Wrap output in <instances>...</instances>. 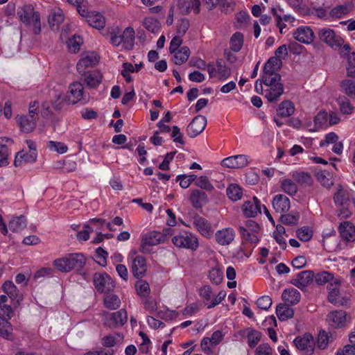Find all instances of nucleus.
I'll return each instance as SVG.
<instances>
[{"mask_svg":"<svg viewBox=\"0 0 355 355\" xmlns=\"http://www.w3.org/2000/svg\"><path fill=\"white\" fill-rule=\"evenodd\" d=\"M86 259L82 253H72L57 259L53 261L56 268L62 272H69L72 270H80L85 265Z\"/></svg>","mask_w":355,"mask_h":355,"instance_id":"nucleus-1","label":"nucleus"},{"mask_svg":"<svg viewBox=\"0 0 355 355\" xmlns=\"http://www.w3.org/2000/svg\"><path fill=\"white\" fill-rule=\"evenodd\" d=\"M281 81L280 75L273 77L263 78V83L268 88L265 90V96L269 102H276L284 93V86Z\"/></svg>","mask_w":355,"mask_h":355,"instance_id":"nucleus-2","label":"nucleus"},{"mask_svg":"<svg viewBox=\"0 0 355 355\" xmlns=\"http://www.w3.org/2000/svg\"><path fill=\"white\" fill-rule=\"evenodd\" d=\"M171 232L172 230L171 228H168L164 230V233L157 231H152L146 234L141 240L140 246L141 252L143 253L148 252V247L156 245L164 242L166 235L173 234Z\"/></svg>","mask_w":355,"mask_h":355,"instance_id":"nucleus-3","label":"nucleus"},{"mask_svg":"<svg viewBox=\"0 0 355 355\" xmlns=\"http://www.w3.org/2000/svg\"><path fill=\"white\" fill-rule=\"evenodd\" d=\"M327 322L334 329L344 328L352 320V317L343 310H335L327 315Z\"/></svg>","mask_w":355,"mask_h":355,"instance_id":"nucleus-4","label":"nucleus"},{"mask_svg":"<svg viewBox=\"0 0 355 355\" xmlns=\"http://www.w3.org/2000/svg\"><path fill=\"white\" fill-rule=\"evenodd\" d=\"M94 285L98 293L107 294L113 291L115 283L105 272H96L93 277Z\"/></svg>","mask_w":355,"mask_h":355,"instance_id":"nucleus-5","label":"nucleus"},{"mask_svg":"<svg viewBox=\"0 0 355 355\" xmlns=\"http://www.w3.org/2000/svg\"><path fill=\"white\" fill-rule=\"evenodd\" d=\"M172 243L178 248H187L196 250L198 247L197 238L193 234L184 232L175 235L172 238Z\"/></svg>","mask_w":355,"mask_h":355,"instance_id":"nucleus-6","label":"nucleus"},{"mask_svg":"<svg viewBox=\"0 0 355 355\" xmlns=\"http://www.w3.org/2000/svg\"><path fill=\"white\" fill-rule=\"evenodd\" d=\"M318 35L320 41L326 43L331 48L337 49L343 44V39L331 28H321L318 31Z\"/></svg>","mask_w":355,"mask_h":355,"instance_id":"nucleus-7","label":"nucleus"},{"mask_svg":"<svg viewBox=\"0 0 355 355\" xmlns=\"http://www.w3.org/2000/svg\"><path fill=\"white\" fill-rule=\"evenodd\" d=\"M104 324L109 327L123 326L128 320V314L125 309H121L114 313H106L104 315Z\"/></svg>","mask_w":355,"mask_h":355,"instance_id":"nucleus-8","label":"nucleus"},{"mask_svg":"<svg viewBox=\"0 0 355 355\" xmlns=\"http://www.w3.org/2000/svg\"><path fill=\"white\" fill-rule=\"evenodd\" d=\"M293 342L296 347L302 351L304 355H312L313 354L315 341L311 334H306L302 337H297Z\"/></svg>","mask_w":355,"mask_h":355,"instance_id":"nucleus-9","label":"nucleus"},{"mask_svg":"<svg viewBox=\"0 0 355 355\" xmlns=\"http://www.w3.org/2000/svg\"><path fill=\"white\" fill-rule=\"evenodd\" d=\"M69 93L70 94L69 101L72 104L83 101V103L87 102L88 98L84 92V87L80 82H73L69 87Z\"/></svg>","mask_w":355,"mask_h":355,"instance_id":"nucleus-10","label":"nucleus"},{"mask_svg":"<svg viewBox=\"0 0 355 355\" xmlns=\"http://www.w3.org/2000/svg\"><path fill=\"white\" fill-rule=\"evenodd\" d=\"M206 125V117L202 115H198L188 125L187 133L191 138L196 137L205 130Z\"/></svg>","mask_w":355,"mask_h":355,"instance_id":"nucleus-11","label":"nucleus"},{"mask_svg":"<svg viewBox=\"0 0 355 355\" xmlns=\"http://www.w3.org/2000/svg\"><path fill=\"white\" fill-rule=\"evenodd\" d=\"M313 280V272L312 270H304L297 273L296 276L291 280V283L298 288L303 290L310 285Z\"/></svg>","mask_w":355,"mask_h":355,"instance_id":"nucleus-12","label":"nucleus"},{"mask_svg":"<svg viewBox=\"0 0 355 355\" xmlns=\"http://www.w3.org/2000/svg\"><path fill=\"white\" fill-rule=\"evenodd\" d=\"M249 164L248 156L245 155H237L225 158L222 161L223 166L231 168H239L245 167Z\"/></svg>","mask_w":355,"mask_h":355,"instance_id":"nucleus-13","label":"nucleus"},{"mask_svg":"<svg viewBox=\"0 0 355 355\" xmlns=\"http://www.w3.org/2000/svg\"><path fill=\"white\" fill-rule=\"evenodd\" d=\"M261 206L260 200L257 197H253L252 200L243 203L242 210L245 216L253 218L261 213Z\"/></svg>","mask_w":355,"mask_h":355,"instance_id":"nucleus-14","label":"nucleus"},{"mask_svg":"<svg viewBox=\"0 0 355 355\" xmlns=\"http://www.w3.org/2000/svg\"><path fill=\"white\" fill-rule=\"evenodd\" d=\"M294 38L303 44H311L315 37L314 33L309 26L298 27L293 33Z\"/></svg>","mask_w":355,"mask_h":355,"instance_id":"nucleus-15","label":"nucleus"},{"mask_svg":"<svg viewBox=\"0 0 355 355\" xmlns=\"http://www.w3.org/2000/svg\"><path fill=\"white\" fill-rule=\"evenodd\" d=\"M328 300L331 304L337 306L349 307L350 299L345 295H343L338 288H332L329 291L328 294Z\"/></svg>","mask_w":355,"mask_h":355,"instance_id":"nucleus-16","label":"nucleus"},{"mask_svg":"<svg viewBox=\"0 0 355 355\" xmlns=\"http://www.w3.org/2000/svg\"><path fill=\"white\" fill-rule=\"evenodd\" d=\"M64 19L63 11L60 8H54L51 10L48 17V23L52 31H58Z\"/></svg>","mask_w":355,"mask_h":355,"instance_id":"nucleus-17","label":"nucleus"},{"mask_svg":"<svg viewBox=\"0 0 355 355\" xmlns=\"http://www.w3.org/2000/svg\"><path fill=\"white\" fill-rule=\"evenodd\" d=\"M147 271L146 259L140 255L132 258V272L137 277H142Z\"/></svg>","mask_w":355,"mask_h":355,"instance_id":"nucleus-18","label":"nucleus"},{"mask_svg":"<svg viewBox=\"0 0 355 355\" xmlns=\"http://www.w3.org/2000/svg\"><path fill=\"white\" fill-rule=\"evenodd\" d=\"M98 62V59L96 54L91 53L83 57L77 63L76 68L78 72L83 76L86 73L87 68L93 67Z\"/></svg>","mask_w":355,"mask_h":355,"instance_id":"nucleus-19","label":"nucleus"},{"mask_svg":"<svg viewBox=\"0 0 355 355\" xmlns=\"http://www.w3.org/2000/svg\"><path fill=\"white\" fill-rule=\"evenodd\" d=\"M37 116L33 114H27L17 117V123L21 128V130L26 133H29L33 131L36 127Z\"/></svg>","mask_w":355,"mask_h":355,"instance_id":"nucleus-20","label":"nucleus"},{"mask_svg":"<svg viewBox=\"0 0 355 355\" xmlns=\"http://www.w3.org/2000/svg\"><path fill=\"white\" fill-rule=\"evenodd\" d=\"M235 232L232 228H224L215 234L216 242L221 245H230L234 239Z\"/></svg>","mask_w":355,"mask_h":355,"instance_id":"nucleus-21","label":"nucleus"},{"mask_svg":"<svg viewBox=\"0 0 355 355\" xmlns=\"http://www.w3.org/2000/svg\"><path fill=\"white\" fill-rule=\"evenodd\" d=\"M272 207L277 213L282 214L290 209V200L283 194L275 196L272 201Z\"/></svg>","mask_w":355,"mask_h":355,"instance_id":"nucleus-22","label":"nucleus"},{"mask_svg":"<svg viewBox=\"0 0 355 355\" xmlns=\"http://www.w3.org/2000/svg\"><path fill=\"white\" fill-rule=\"evenodd\" d=\"M193 224L203 236L208 238L211 236V224L205 218L198 215L193 216Z\"/></svg>","mask_w":355,"mask_h":355,"instance_id":"nucleus-23","label":"nucleus"},{"mask_svg":"<svg viewBox=\"0 0 355 355\" xmlns=\"http://www.w3.org/2000/svg\"><path fill=\"white\" fill-rule=\"evenodd\" d=\"M271 12L276 18L277 26L279 28L281 33H283V29L286 27V24L283 23V21L293 22L295 20V18L290 15H284L282 16V14L284 12V10L279 6L277 8H272Z\"/></svg>","mask_w":355,"mask_h":355,"instance_id":"nucleus-24","label":"nucleus"},{"mask_svg":"<svg viewBox=\"0 0 355 355\" xmlns=\"http://www.w3.org/2000/svg\"><path fill=\"white\" fill-rule=\"evenodd\" d=\"M200 2L199 0H178V7L180 12L187 15L191 10L196 14L200 12Z\"/></svg>","mask_w":355,"mask_h":355,"instance_id":"nucleus-25","label":"nucleus"},{"mask_svg":"<svg viewBox=\"0 0 355 355\" xmlns=\"http://www.w3.org/2000/svg\"><path fill=\"white\" fill-rule=\"evenodd\" d=\"M338 232L344 241H354L355 240V227L350 222L341 223L338 227Z\"/></svg>","mask_w":355,"mask_h":355,"instance_id":"nucleus-26","label":"nucleus"},{"mask_svg":"<svg viewBox=\"0 0 355 355\" xmlns=\"http://www.w3.org/2000/svg\"><path fill=\"white\" fill-rule=\"evenodd\" d=\"M86 21L90 26L101 30L105 26V18L103 15L96 12H90L87 15Z\"/></svg>","mask_w":355,"mask_h":355,"instance_id":"nucleus-27","label":"nucleus"},{"mask_svg":"<svg viewBox=\"0 0 355 355\" xmlns=\"http://www.w3.org/2000/svg\"><path fill=\"white\" fill-rule=\"evenodd\" d=\"M282 298L287 304H297L300 301L301 294L297 289L289 288L283 291Z\"/></svg>","mask_w":355,"mask_h":355,"instance_id":"nucleus-28","label":"nucleus"},{"mask_svg":"<svg viewBox=\"0 0 355 355\" xmlns=\"http://www.w3.org/2000/svg\"><path fill=\"white\" fill-rule=\"evenodd\" d=\"M189 200L193 207L197 209L201 208L208 201L207 194L199 189H194L191 191Z\"/></svg>","mask_w":355,"mask_h":355,"instance_id":"nucleus-29","label":"nucleus"},{"mask_svg":"<svg viewBox=\"0 0 355 355\" xmlns=\"http://www.w3.org/2000/svg\"><path fill=\"white\" fill-rule=\"evenodd\" d=\"M351 193L347 190L340 188L334 194V201L336 206L348 207L349 205Z\"/></svg>","mask_w":355,"mask_h":355,"instance_id":"nucleus-30","label":"nucleus"},{"mask_svg":"<svg viewBox=\"0 0 355 355\" xmlns=\"http://www.w3.org/2000/svg\"><path fill=\"white\" fill-rule=\"evenodd\" d=\"M83 76L85 84L90 88H96L102 82V74L98 71H89Z\"/></svg>","mask_w":355,"mask_h":355,"instance_id":"nucleus-31","label":"nucleus"},{"mask_svg":"<svg viewBox=\"0 0 355 355\" xmlns=\"http://www.w3.org/2000/svg\"><path fill=\"white\" fill-rule=\"evenodd\" d=\"M123 40V46L126 50H130L134 46L135 43V31L131 27L126 28L121 33Z\"/></svg>","mask_w":355,"mask_h":355,"instance_id":"nucleus-32","label":"nucleus"},{"mask_svg":"<svg viewBox=\"0 0 355 355\" xmlns=\"http://www.w3.org/2000/svg\"><path fill=\"white\" fill-rule=\"evenodd\" d=\"M276 314L281 321H286L294 315V310L288 304H279L276 308Z\"/></svg>","mask_w":355,"mask_h":355,"instance_id":"nucleus-33","label":"nucleus"},{"mask_svg":"<svg viewBox=\"0 0 355 355\" xmlns=\"http://www.w3.org/2000/svg\"><path fill=\"white\" fill-rule=\"evenodd\" d=\"M190 49L187 46H182L178 51L173 53V61L175 64L180 65L186 62L190 55Z\"/></svg>","mask_w":355,"mask_h":355,"instance_id":"nucleus-34","label":"nucleus"},{"mask_svg":"<svg viewBox=\"0 0 355 355\" xmlns=\"http://www.w3.org/2000/svg\"><path fill=\"white\" fill-rule=\"evenodd\" d=\"M8 320L0 315V336L6 340H12V327Z\"/></svg>","mask_w":355,"mask_h":355,"instance_id":"nucleus-35","label":"nucleus"},{"mask_svg":"<svg viewBox=\"0 0 355 355\" xmlns=\"http://www.w3.org/2000/svg\"><path fill=\"white\" fill-rule=\"evenodd\" d=\"M279 60L275 58H270L265 64L263 67V78H266L267 76L273 77L275 75H279L277 73H275L277 70V67L278 65Z\"/></svg>","mask_w":355,"mask_h":355,"instance_id":"nucleus-36","label":"nucleus"},{"mask_svg":"<svg viewBox=\"0 0 355 355\" xmlns=\"http://www.w3.org/2000/svg\"><path fill=\"white\" fill-rule=\"evenodd\" d=\"M277 114L281 117H288L295 112L293 103L290 101H282L277 109Z\"/></svg>","mask_w":355,"mask_h":355,"instance_id":"nucleus-37","label":"nucleus"},{"mask_svg":"<svg viewBox=\"0 0 355 355\" xmlns=\"http://www.w3.org/2000/svg\"><path fill=\"white\" fill-rule=\"evenodd\" d=\"M103 303L107 309L116 310L120 306L121 300L118 295L108 293L103 297Z\"/></svg>","mask_w":355,"mask_h":355,"instance_id":"nucleus-38","label":"nucleus"},{"mask_svg":"<svg viewBox=\"0 0 355 355\" xmlns=\"http://www.w3.org/2000/svg\"><path fill=\"white\" fill-rule=\"evenodd\" d=\"M27 225L26 219L24 216L14 217L9 222V228L11 231L18 232L23 230Z\"/></svg>","mask_w":355,"mask_h":355,"instance_id":"nucleus-39","label":"nucleus"},{"mask_svg":"<svg viewBox=\"0 0 355 355\" xmlns=\"http://www.w3.org/2000/svg\"><path fill=\"white\" fill-rule=\"evenodd\" d=\"M227 196L232 201H237L243 196L241 187L236 184H231L226 190Z\"/></svg>","mask_w":355,"mask_h":355,"instance_id":"nucleus-40","label":"nucleus"},{"mask_svg":"<svg viewBox=\"0 0 355 355\" xmlns=\"http://www.w3.org/2000/svg\"><path fill=\"white\" fill-rule=\"evenodd\" d=\"M217 74L219 79L224 80L228 78L231 75V70L227 67L225 62L223 59L216 60Z\"/></svg>","mask_w":355,"mask_h":355,"instance_id":"nucleus-41","label":"nucleus"},{"mask_svg":"<svg viewBox=\"0 0 355 355\" xmlns=\"http://www.w3.org/2000/svg\"><path fill=\"white\" fill-rule=\"evenodd\" d=\"M108 33L110 35V42L112 45L118 46L123 44L121 31L118 26L109 28Z\"/></svg>","mask_w":355,"mask_h":355,"instance_id":"nucleus-42","label":"nucleus"},{"mask_svg":"<svg viewBox=\"0 0 355 355\" xmlns=\"http://www.w3.org/2000/svg\"><path fill=\"white\" fill-rule=\"evenodd\" d=\"M343 92L352 99H355V82L352 80H344L340 83Z\"/></svg>","mask_w":355,"mask_h":355,"instance_id":"nucleus-43","label":"nucleus"},{"mask_svg":"<svg viewBox=\"0 0 355 355\" xmlns=\"http://www.w3.org/2000/svg\"><path fill=\"white\" fill-rule=\"evenodd\" d=\"M293 178L302 185H311L313 179L310 173L306 172H295L292 175Z\"/></svg>","mask_w":355,"mask_h":355,"instance_id":"nucleus-44","label":"nucleus"},{"mask_svg":"<svg viewBox=\"0 0 355 355\" xmlns=\"http://www.w3.org/2000/svg\"><path fill=\"white\" fill-rule=\"evenodd\" d=\"M243 44V35L239 32L232 35L230 39L231 49L234 52L239 51Z\"/></svg>","mask_w":355,"mask_h":355,"instance_id":"nucleus-45","label":"nucleus"},{"mask_svg":"<svg viewBox=\"0 0 355 355\" xmlns=\"http://www.w3.org/2000/svg\"><path fill=\"white\" fill-rule=\"evenodd\" d=\"M281 188L284 192L289 196H295L297 192L296 184L290 179H285L281 182Z\"/></svg>","mask_w":355,"mask_h":355,"instance_id":"nucleus-46","label":"nucleus"},{"mask_svg":"<svg viewBox=\"0 0 355 355\" xmlns=\"http://www.w3.org/2000/svg\"><path fill=\"white\" fill-rule=\"evenodd\" d=\"M36 12L33 10L29 6H26L24 8H21L17 10V15L19 16L20 20L26 24L27 22H29L32 18L33 14Z\"/></svg>","mask_w":355,"mask_h":355,"instance_id":"nucleus-47","label":"nucleus"},{"mask_svg":"<svg viewBox=\"0 0 355 355\" xmlns=\"http://www.w3.org/2000/svg\"><path fill=\"white\" fill-rule=\"evenodd\" d=\"M199 295L202 299L204 304L207 306L214 297L211 288L208 285L204 286L200 288Z\"/></svg>","mask_w":355,"mask_h":355,"instance_id":"nucleus-48","label":"nucleus"},{"mask_svg":"<svg viewBox=\"0 0 355 355\" xmlns=\"http://www.w3.org/2000/svg\"><path fill=\"white\" fill-rule=\"evenodd\" d=\"M144 27L153 33H157L160 30L159 21L153 17H146L143 23Z\"/></svg>","mask_w":355,"mask_h":355,"instance_id":"nucleus-49","label":"nucleus"},{"mask_svg":"<svg viewBox=\"0 0 355 355\" xmlns=\"http://www.w3.org/2000/svg\"><path fill=\"white\" fill-rule=\"evenodd\" d=\"M248 343L251 348L255 347L261 338V333L254 329H250L248 334Z\"/></svg>","mask_w":355,"mask_h":355,"instance_id":"nucleus-50","label":"nucleus"},{"mask_svg":"<svg viewBox=\"0 0 355 355\" xmlns=\"http://www.w3.org/2000/svg\"><path fill=\"white\" fill-rule=\"evenodd\" d=\"M3 291L11 299H15L18 295V290L11 281H6L2 286Z\"/></svg>","mask_w":355,"mask_h":355,"instance_id":"nucleus-51","label":"nucleus"},{"mask_svg":"<svg viewBox=\"0 0 355 355\" xmlns=\"http://www.w3.org/2000/svg\"><path fill=\"white\" fill-rule=\"evenodd\" d=\"M314 129L313 131H317L322 128L327 121V113L322 111L319 112L317 115L314 117Z\"/></svg>","mask_w":355,"mask_h":355,"instance_id":"nucleus-52","label":"nucleus"},{"mask_svg":"<svg viewBox=\"0 0 355 355\" xmlns=\"http://www.w3.org/2000/svg\"><path fill=\"white\" fill-rule=\"evenodd\" d=\"M314 279L318 285H323L334 279V275L327 271H322L314 275Z\"/></svg>","mask_w":355,"mask_h":355,"instance_id":"nucleus-53","label":"nucleus"},{"mask_svg":"<svg viewBox=\"0 0 355 355\" xmlns=\"http://www.w3.org/2000/svg\"><path fill=\"white\" fill-rule=\"evenodd\" d=\"M239 232L245 241L250 242L252 243H256L258 242L259 239L256 235V232L249 231L248 228H244L243 227H239Z\"/></svg>","mask_w":355,"mask_h":355,"instance_id":"nucleus-54","label":"nucleus"},{"mask_svg":"<svg viewBox=\"0 0 355 355\" xmlns=\"http://www.w3.org/2000/svg\"><path fill=\"white\" fill-rule=\"evenodd\" d=\"M122 340L123 336L119 334L109 335L103 338L102 344L105 347H111L115 345L117 343L121 342Z\"/></svg>","mask_w":355,"mask_h":355,"instance_id":"nucleus-55","label":"nucleus"},{"mask_svg":"<svg viewBox=\"0 0 355 355\" xmlns=\"http://www.w3.org/2000/svg\"><path fill=\"white\" fill-rule=\"evenodd\" d=\"M137 293L144 297L148 296L150 292V286L148 283L144 280H139L135 285Z\"/></svg>","mask_w":355,"mask_h":355,"instance_id":"nucleus-56","label":"nucleus"},{"mask_svg":"<svg viewBox=\"0 0 355 355\" xmlns=\"http://www.w3.org/2000/svg\"><path fill=\"white\" fill-rule=\"evenodd\" d=\"M195 184L202 189L207 191H212L214 189V186L209 180L207 176H200L196 181Z\"/></svg>","mask_w":355,"mask_h":355,"instance_id":"nucleus-57","label":"nucleus"},{"mask_svg":"<svg viewBox=\"0 0 355 355\" xmlns=\"http://www.w3.org/2000/svg\"><path fill=\"white\" fill-rule=\"evenodd\" d=\"M331 336L329 335L324 330L320 331L318 336L317 345L320 349H325L329 342V338Z\"/></svg>","mask_w":355,"mask_h":355,"instance_id":"nucleus-58","label":"nucleus"},{"mask_svg":"<svg viewBox=\"0 0 355 355\" xmlns=\"http://www.w3.org/2000/svg\"><path fill=\"white\" fill-rule=\"evenodd\" d=\"M26 24L33 26V32L35 35H39L41 32V23L39 13L36 12L33 14L31 19L29 22H27Z\"/></svg>","mask_w":355,"mask_h":355,"instance_id":"nucleus-59","label":"nucleus"},{"mask_svg":"<svg viewBox=\"0 0 355 355\" xmlns=\"http://www.w3.org/2000/svg\"><path fill=\"white\" fill-rule=\"evenodd\" d=\"M349 9L347 6L340 5L332 8L329 12L330 16L334 18L340 19L347 14Z\"/></svg>","mask_w":355,"mask_h":355,"instance_id":"nucleus-60","label":"nucleus"},{"mask_svg":"<svg viewBox=\"0 0 355 355\" xmlns=\"http://www.w3.org/2000/svg\"><path fill=\"white\" fill-rule=\"evenodd\" d=\"M47 147L50 150L55 151L60 154H64L68 150L67 146L64 143L56 142L53 141H49L47 144Z\"/></svg>","mask_w":355,"mask_h":355,"instance_id":"nucleus-61","label":"nucleus"},{"mask_svg":"<svg viewBox=\"0 0 355 355\" xmlns=\"http://www.w3.org/2000/svg\"><path fill=\"white\" fill-rule=\"evenodd\" d=\"M340 112L345 114H351L354 110V107L350 103V101L347 98L344 97L343 100L338 102Z\"/></svg>","mask_w":355,"mask_h":355,"instance_id":"nucleus-62","label":"nucleus"},{"mask_svg":"<svg viewBox=\"0 0 355 355\" xmlns=\"http://www.w3.org/2000/svg\"><path fill=\"white\" fill-rule=\"evenodd\" d=\"M209 277L213 284L218 285L223 280V272L218 268H211L209 270Z\"/></svg>","mask_w":355,"mask_h":355,"instance_id":"nucleus-63","label":"nucleus"},{"mask_svg":"<svg viewBox=\"0 0 355 355\" xmlns=\"http://www.w3.org/2000/svg\"><path fill=\"white\" fill-rule=\"evenodd\" d=\"M300 215L282 214L280 216L281 222L286 225H295L298 223Z\"/></svg>","mask_w":355,"mask_h":355,"instance_id":"nucleus-64","label":"nucleus"}]
</instances>
